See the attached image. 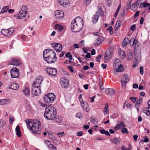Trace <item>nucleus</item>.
I'll return each mask as SVG.
<instances>
[{"mask_svg":"<svg viewBox=\"0 0 150 150\" xmlns=\"http://www.w3.org/2000/svg\"><path fill=\"white\" fill-rule=\"evenodd\" d=\"M65 56L66 57L68 58L69 60H71L72 59V55L70 54V52H69L66 54Z\"/></svg>","mask_w":150,"mask_h":150,"instance_id":"43","label":"nucleus"},{"mask_svg":"<svg viewBox=\"0 0 150 150\" xmlns=\"http://www.w3.org/2000/svg\"><path fill=\"white\" fill-rule=\"evenodd\" d=\"M26 121L27 127L33 133L38 134L40 133L41 129L40 128V126L41 124L39 120H34Z\"/></svg>","mask_w":150,"mask_h":150,"instance_id":"2","label":"nucleus"},{"mask_svg":"<svg viewBox=\"0 0 150 150\" xmlns=\"http://www.w3.org/2000/svg\"><path fill=\"white\" fill-rule=\"evenodd\" d=\"M55 17L57 19H60L64 17V12L62 11H57L55 12Z\"/></svg>","mask_w":150,"mask_h":150,"instance_id":"12","label":"nucleus"},{"mask_svg":"<svg viewBox=\"0 0 150 150\" xmlns=\"http://www.w3.org/2000/svg\"><path fill=\"white\" fill-rule=\"evenodd\" d=\"M129 42V39L128 38H125L122 42V46L123 47H125L127 44Z\"/></svg>","mask_w":150,"mask_h":150,"instance_id":"24","label":"nucleus"},{"mask_svg":"<svg viewBox=\"0 0 150 150\" xmlns=\"http://www.w3.org/2000/svg\"><path fill=\"white\" fill-rule=\"evenodd\" d=\"M101 133L103 134H105L106 135L110 136V135L108 131H106L104 129H102L100 131Z\"/></svg>","mask_w":150,"mask_h":150,"instance_id":"34","label":"nucleus"},{"mask_svg":"<svg viewBox=\"0 0 150 150\" xmlns=\"http://www.w3.org/2000/svg\"><path fill=\"white\" fill-rule=\"evenodd\" d=\"M83 132L82 131L78 132L76 133V135L78 136H81L83 134Z\"/></svg>","mask_w":150,"mask_h":150,"instance_id":"57","label":"nucleus"},{"mask_svg":"<svg viewBox=\"0 0 150 150\" xmlns=\"http://www.w3.org/2000/svg\"><path fill=\"white\" fill-rule=\"evenodd\" d=\"M27 6L25 5L23 6L21 11H23V12H24V13H27Z\"/></svg>","mask_w":150,"mask_h":150,"instance_id":"46","label":"nucleus"},{"mask_svg":"<svg viewBox=\"0 0 150 150\" xmlns=\"http://www.w3.org/2000/svg\"><path fill=\"white\" fill-rule=\"evenodd\" d=\"M55 98V95L52 93H50L45 95L43 98L44 101L47 103H52Z\"/></svg>","mask_w":150,"mask_h":150,"instance_id":"5","label":"nucleus"},{"mask_svg":"<svg viewBox=\"0 0 150 150\" xmlns=\"http://www.w3.org/2000/svg\"><path fill=\"white\" fill-rule=\"evenodd\" d=\"M143 99L141 98H139L138 99L136 102L137 104L140 105L142 102Z\"/></svg>","mask_w":150,"mask_h":150,"instance_id":"47","label":"nucleus"},{"mask_svg":"<svg viewBox=\"0 0 150 150\" xmlns=\"http://www.w3.org/2000/svg\"><path fill=\"white\" fill-rule=\"evenodd\" d=\"M130 45L131 46L134 47V50L136 51L138 47V45L137 44L138 41L134 38H131L130 41H129Z\"/></svg>","mask_w":150,"mask_h":150,"instance_id":"15","label":"nucleus"},{"mask_svg":"<svg viewBox=\"0 0 150 150\" xmlns=\"http://www.w3.org/2000/svg\"><path fill=\"white\" fill-rule=\"evenodd\" d=\"M120 23L121 21L120 20H119L117 21L115 25V30H117L118 29L120 26Z\"/></svg>","mask_w":150,"mask_h":150,"instance_id":"32","label":"nucleus"},{"mask_svg":"<svg viewBox=\"0 0 150 150\" xmlns=\"http://www.w3.org/2000/svg\"><path fill=\"white\" fill-rule=\"evenodd\" d=\"M110 141L115 144H119L120 143L119 139L117 138H115L113 139H110Z\"/></svg>","mask_w":150,"mask_h":150,"instance_id":"37","label":"nucleus"},{"mask_svg":"<svg viewBox=\"0 0 150 150\" xmlns=\"http://www.w3.org/2000/svg\"><path fill=\"white\" fill-rule=\"evenodd\" d=\"M120 125L119 124H117L115 127V130H117L119 128H120Z\"/></svg>","mask_w":150,"mask_h":150,"instance_id":"64","label":"nucleus"},{"mask_svg":"<svg viewBox=\"0 0 150 150\" xmlns=\"http://www.w3.org/2000/svg\"><path fill=\"white\" fill-rule=\"evenodd\" d=\"M9 7L8 6H7L6 7H4L2 10H1V12H0V13H3L5 12H6L8 9L9 8Z\"/></svg>","mask_w":150,"mask_h":150,"instance_id":"35","label":"nucleus"},{"mask_svg":"<svg viewBox=\"0 0 150 150\" xmlns=\"http://www.w3.org/2000/svg\"><path fill=\"white\" fill-rule=\"evenodd\" d=\"M81 106L85 110L86 112H88L89 111L88 105L87 103L83 102Z\"/></svg>","mask_w":150,"mask_h":150,"instance_id":"23","label":"nucleus"},{"mask_svg":"<svg viewBox=\"0 0 150 150\" xmlns=\"http://www.w3.org/2000/svg\"><path fill=\"white\" fill-rule=\"evenodd\" d=\"M7 36L8 37H10L12 34L13 33L14 30L12 28H10L8 29H7Z\"/></svg>","mask_w":150,"mask_h":150,"instance_id":"29","label":"nucleus"},{"mask_svg":"<svg viewBox=\"0 0 150 150\" xmlns=\"http://www.w3.org/2000/svg\"><path fill=\"white\" fill-rule=\"evenodd\" d=\"M76 23L83 25V19L80 17L78 16L76 18L72 21Z\"/></svg>","mask_w":150,"mask_h":150,"instance_id":"18","label":"nucleus"},{"mask_svg":"<svg viewBox=\"0 0 150 150\" xmlns=\"http://www.w3.org/2000/svg\"><path fill=\"white\" fill-rule=\"evenodd\" d=\"M7 30H4L3 29H2L1 32V34L3 35H4L5 36H7Z\"/></svg>","mask_w":150,"mask_h":150,"instance_id":"44","label":"nucleus"},{"mask_svg":"<svg viewBox=\"0 0 150 150\" xmlns=\"http://www.w3.org/2000/svg\"><path fill=\"white\" fill-rule=\"evenodd\" d=\"M119 55H122V56H123L122 59L125 58V55L124 53V51L123 50H122L120 51Z\"/></svg>","mask_w":150,"mask_h":150,"instance_id":"53","label":"nucleus"},{"mask_svg":"<svg viewBox=\"0 0 150 150\" xmlns=\"http://www.w3.org/2000/svg\"><path fill=\"white\" fill-rule=\"evenodd\" d=\"M56 109L53 107H48L45 109L44 117L49 120H54L56 118Z\"/></svg>","mask_w":150,"mask_h":150,"instance_id":"3","label":"nucleus"},{"mask_svg":"<svg viewBox=\"0 0 150 150\" xmlns=\"http://www.w3.org/2000/svg\"><path fill=\"white\" fill-rule=\"evenodd\" d=\"M8 103V101L6 99H2L0 100V105H4Z\"/></svg>","mask_w":150,"mask_h":150,"instance_id":"38","label":"nucleus"},{"mask_svg":"<svg viewBox=\"0 0 150 150\" xmlns=\"http://www.w3.org/2000/svg\"><path fill=\"white\" fill-rule=\"evenodd\" d=\"M112 57L111 53L110 51H107L106 52L104 60L105 61L108 62L109 61Z\"/></svg>","mask_w":150,"mask_h":150,"instance_id":"17","label":"nucleus"},{"mask_svg":"<svg viewBox=\"0 0 150 150\" xmlns=\"http://www.w3.org/2000/svg\"><path fill=\"white\" fill-rule=\"evenodd\" d=\"M60 84L62 87L65 88L69 86V81L65 77H63L61 79Z\"/></svg>","mask_w":150,"mask_h":150,"instance_id":"10","label":"nucleus"},{"mask_svg":"<svg viewBox=\"0 0 150 150\" xmlns=\"http://www.w3.org/2000/svg\"><path fill=\"white\" fill-rule=\"evenodd\" d=\"M150 5V4H149L146 2L143 3V7L144 8L148 7Z\"/></svg>","mask_w":150,"mask_h":150,"instance_id":"61","label":"nucleus"},{"mask_svg":"<svg viewBox=\"0 0 150 150\" xmlns=\"http://www.w3.org/2000/svg\"><path fill=\"white\" fill-rule=\"evenodd\" d=\"M83 25L72 21L71 25V30L73 32H79L83 28Z\"/></svg>","mask_w":150,"mask_h":150,"instance_id":"4","label":"nucleus"},{"mask_svg":"<svg viewBox=\"0 0 150 150\" xmlns=\"http://www.w3.org/2000/svg\"><path fill=\"white\" fill-rule=\"evenodd\" d=\"M99 15V13H96V15H93L92 18L93 22V23H95L97 22Z\"/></svg>","mask_w":150,"mask_h":150,"instance_id":"25","label":"nucleus"},{"mask_svg":"<svg viewBox=\"0 0 150 150\" xmlns=\"http://www.w3.org/2000/svg\"><path fill=\"white\" fill-rule=\"evenodd\" d=\"M49 137L52 140L54 141L55 143L56 144H59V142L56 139L55 137L53 134H48Z\"/></svg>","mask_w":150,"mask_h":150,"instance_id":"26","label":"nucleus"},{"mask_svg":"<svg viewBox=\"0 0 150 150\" xmlns=\"http://www.w3.org/2000/svg\"><path fill=\"white\" fill-rule=\"evenodd\" d=\"M27 13H24L23 11H20L19 13L17 15V17L18 18L21 19L25 18L27 15Z\"/></svg>","mask_w":150,"mask_h":150,"instance_id":"21","label":"nucleus"},{"mask_svg":"<svg viewBox=\"0 0 150 150\" xmlns=\"http://www.w3.org/2000/svg\"><path fill=\"white\" fill-rule=\"evenodd\" d=\"M46 71L49 75L52 76H55L57 74V71L54 68H47L46 69Z\"/></svg>","mask_w":150,"mask_h":150,"instance_id":"11","label":"nucleus"},{"mask_svg":"<svg viewBox=\"0 0 150 150\" xmlns=\"http://www.w3.org/2000/svg\"><path fill=\"white\" fill-rule=\"evenodd\" d=\"M129 78L128 75L127 74L123 75L121 78V85L123 87H125L127 83L129 81Z\"/></svg>","mask_w":150,"mask_h":150,"instance_id":"7","label":"nucleus"},{"mask_svg":"<svg viewBox=\"0 0 150 150\" xmlns=\"http://www.w3.org/2000/svg\"><path fill=\"white\" fill-rule=\"evenodd\" d=\"M106 4L108 6H109L111 4V0H105Z\"/></svg>","mask_w":150,"mask_h":150,"instance_id":"52","label":"nucleus"},{"mask_svg":"<svg viewBox=\"0 0 150 150\" xmlns=\"http://www.w3.org/2000/svg\"><path fill=\"white\" fill-rule=\"evenodd\" d=\"M104 40V38L102 37H98L96 40L95 42L94 43V45H98L100 44Z\"/></svg>","mask_w":150,"mask_h":150,"instance_id":"19","label":"nucleus"},{"mask_svg":"<svg viewBox=\"0 0 150 150\" xmlns=\"http://www.w3.org/2000/svg\"><path fill=\"white\" fill-rule=\"evenodd\" d=\"M144 112L147 115H149L150 114V107L149 108L146 107L145 108Z\"/></svg>","mask_w":150,"mask_h":150,"instance_id":"40","label":"nucleus"},{"mask_svg":"<svg viewBox=\"0 0 150 150\" xmlns=\"http://www.w3.org/2000/svg\"><path fill=\"white\" fill-rule=\"evenodd\" d=\"M108 91V94L110 95H114L115 93L114 90L113 89L108 88L107 89Z\"/></svg>","mask_w":150,"mask_h":150,"instance_id":"33","label":"nucleus"},{"mask_svg":"<svg viewBox=\"0 0 150 150\" xmlns=\"http://www.w3.org/2000/svg\"><path fill=\"white\" fill-rule=\"evenodd\" d=\"M141 0H137L135 3L133 4L130 6L131 9L133 11H134L137 9L138 6L140 3Z\"/></svg>","mask_w":150,"mask_h":150,"instance_id":"16","label":"nucleus"},{"mask_svg":"<svg viewBox=\"0 0 150 150\" xmlns=\"http://www.w3.org/2000/svg\"><path fill=\"white\" fill-rule=\"evenodd\" d=\"M55 28L56 29L58 30L59 32H60L64 29V28L62 26L58 24L56 25L55 26Z\"/></svg>","mask_w":150,"mask_h":150,"instance_id":"30","label":"nucleus"},{"mask_svg":"<svg viewBox=\"0 0 150 150\" xmlns=\"http://www.w3.org/2000/svg\"><path fill=\"white\" fill-rule=\"evenodd\" d=\"M133 137L134 140L136 141L138 138V136L137 134H134L133 135Z\"/></svg>","mask_w":150,"mask_h":150,"instance_id":"63","label":"nucleus"},{"mask_svg":"<svg viewBox=\"0 0 150 150\" xmlns=\"http://www.w3.org/2000/svg\"><path fill=\"white\" fill-rule=\"evenodd\" d=\"M59 3L62 6L67 7L69 4L68 0H59Z\"/></svg>","mask_w":150,"mask_h":150,"instance_id":"22","label":"nucleus"},{"mask_svg":"<svg viewBox=\"0 0 150 150\" xmlns=\"http://www.w3.org/2000/svg\"><path fill=\"white\" fill-rule=\"evenodd\" d=\"M109 106L107 103H106L105 107L103 110V112L105 115L108 114L109 112V110L108 109Z\"/></svg>","mask_w":150,"mask_h":150,"instance_id":"28","label":"nucleus"},{"mask_svg":"<svg viewBox=\"0 0 150 150\" xmlns=\"http://www.w3.org/2000/svg\"><path fill=\"white\" fill-rule=\"evenodd\" d=\"M51 45L56 51L58 52H61L62 49V45L60 43L54 42L52 43Z\"/></svg>","mask_w":150,"mask_h":150,"instance_id":"9","label":"nucleus"},{"mask_svg":"<svg viewBox=\"0 0 150 150\" xmlns=\"http://www.w3.org/2000/svg\"><path fill=\"white\" fill-rule=\"evenodd\" d=\"M16 134L18 137H20L21 136V134L20 130V127L19 126H17L16 128Z\"/></svg>","mask_w":150,"mask_h":150,"instance_id":"27","label":"nucleus"},{"mask_svg":"<svg viewBox=\"0 0 150 150\" xmlns=\"http://www.w3.org/2000/svg\"><path fill=\"white\" fill-rule=\"evenodd\" d=\"M54 120H55L57 122H61L62 120V118L61 117H58V118L57 117V116H56V118Z\"/></svg>","mask_w":150,"mask_h":150,"instance_id":"50","label":"nucleus"},{"mask_svg":"<svg viewBox=\"0 0 150 150\" xmlns=\"http://www.w3.org/2000/svg\"><path fill=\"white\" fill-rule=\"evenodd\" d=\"M18 85L17 84L14 83H11L8 86L9 89H11L14 90H17L18 89Z\"/></svg>","mask_w":150,"mask_h":150,"instance_id":"20","label":"nucleus"},{"mask_svg":"<svg viewBox=\"0 0 150 150\" xmlns=\"http://www.w3.org/2000/svg\"><path fill=\"white\" fill-rule=\"evenodd\" d=\"M64 132H59L57 134V135L59 137H62L64 135Z\"/></svg>","mask_w":150,"mask_h":150,"instance_id":"55","label":"nucleus"},{"mask_svg":"<svg viewBox=\"0 0 150 150\" xmlns=\"http://www.w3.org/2000/svg\"><path fill=\"white\" fill-rule=\"evenodd\" d=\"M139 70H140V74H143L144 73V71H143V67L141 66L139 68Z\"/></svg>","mask_w":150,"mask_h":150,"instance_id":"56","label":"nucleus"},{"mask_svg":"<svg viewBox=\"0 0 150 150\" xmlns=\"http://www.w3.org/2000/svg\"><path fill=\"white\" fill-rule=\"evenodd\" d=\"M107 30H108L110 32L111 35H112L113 33V30L112 27L111 26H110L107 28Z\"/></svg>","mask_w":150,"mask_h":150,"instance_id":"51","label":"nucleus"},{"mask_svg":"<svg viewBox=\"0 0 150 150\" xmlns=\"http://www.w3.org/2000/svg\"><path fill=\"white\" fill-rule=\"evenodd\" d=\"M102 56L101 54H100L98 55L97 57H96V61L98 62H99L100 60V58Z\"/></svg>","mask_w":150,"mask_h":150,"instance_id":"59","label":"nucleus"},{"mask_svg":"<svg viewBox=\"0 0 150 150\" xmlns=\"http://www.w3.org/2000/svg\"><path fill=\"white\" fill-rule=\"evenodd\" d=\"M136 26L135 25H132L130 27V30H132V31H134L136 29Z\"/></svg>","mask_w":150,"mask_h":150,"instance_id":"58","label":"nucleus"},{"mask_svg":"<svg viewBox=\"0 0 150 150\" xmlns=\"http://www.w3.org/2000/svg\"><path fill=\"white\" fill-rule=\"evenodd\" d=\"M139 105L138 104H137V103H135V107L137 109V112H138L139 111Z\"/></svg>","mask_w":150,"mask_h":150,"instance_id":"60","label":"nucleus"},{"mask_svg":"<svg viewBox=\"0 0 150 150\" xmlns=\"http://www.w3.org/2000/svg\"><path fill=\"white\" fill-rule=\"evenodd\" d=\"M25 95H28L29 93V91L28 88L26 87L25 88L23 89V91Z\"/></svg>","mask_w":150,"mask_h":150,"instance_id":"41","label":"nucleus"},{"mask_svg":"<svg viewBox=\"0 0 150 150\" xmlns=\"http://www.w3.org/2000/svg\"><path fill=\"white\" fill-rule=\"evenodd\" d=\"M10 73L11 77L12 78H17L19 76V70L16 67L12 68L11 70Z\"/></svg>","mask_w":150,"mask_h":150,"instance_id":"8","label":"nucleus"},{"mask_svg":"<svg viewBox=\"0 0 150 150\" xmlns=\"http://www.w3.org/2000/svg\"><path fill=\"white\" fill-rule=\"evenodd\" d=\"M90 120L91 122L95 124H96L98 123V120L97 119H95L93 116H92L90 118Z\"/></svg>","mask_w":150,"mask_h":150,"instance_id":"31","label":"nucleus"},{"mask_svg":"<svg viewBox=\"0 0 150 150\" xmlns=\"http://www.w3.org/2000/svg\"><path fill=\"white\" fill-rule=\"evenodd\" d=\"M43 54L44 59L48 63H52L56 62V54L53 50L46 49L43 51Z\"/></svg>","mask_w":150,"mask_h":150,"instance_id":"1","label":"nucleus"},{"mask_svg":"<svg viewBox=\"0 0 150 150\" xmlns=\"http://www.w3.org/2000/svg\"><path fill=\"white\" fill-rule=\"evenodd\" d=\"M31 89V92L32 93L35 95L38 96L39 93H41L40 86L32 85Z\"/></svg>","mask_w":150,"mask_h":150,"instance_id":"6","label":"nucleus"},{"mask_svg":"<svg viewBox=\"0 0 150 150\" xmlns=\"http://www.w3.org/2000/svg\"><path fill=\"white\" fill-rule=\"evenodd\" d=\"M139 12L138 11H137L136 12V13L134 16V17L135 18H137V17L139 15Z\"/></svg>","mask_w":150,"mask_h":150,"instance_id":"62","label":"nucleus"},{"mask_svg":"<svg viewBox=\"0 0 150 150\" xmlns=\"http://www.w3.org/2000/svg\"><path fill=\"white\" fill-rule=\"evenodd\" d=\"M135 58L136 59V60L138 62H139L141 60V56L139 54L138 56L137 55H135Z\"/></svg>","mask_w":150,"mask_h":150,"instance_id":"48","label":"nucleus"},{"mask_svg":"<svg viewBox=\"0 0 150 150\" xmlns=\"http://www.w3.org/2000/svg\"><path fill=\"white\" fill-rule=\"evenodd\" d=\"M124 70L123 67L122 65L120 64L119 65L116 71L117 72H121Z\"/></svg>","mask_w":150,"mask_h":150,"instance_id":"39","label":"nucleus"},{"mask_svg":"<svg viewBox=\"0 0 150 150\" xmlns=\"http://www.w3.org/2000/svg\"><path fill=\"white\" fill-rule=\"evenodd\" d=\"M133 58L132 54L131 52H128L127 54V60L129 61L131 60Z\"/></svg>","mask_w":150,"mask_h":150,"instance_id":"36","label":"nucleus"},{"mask_svg":"<svg viewBox=\"0 0 150 150\" xmlns=\"http://www.w3.org/2000/svg\"><path fill=\"white\" fill-rule=\"evenodd\" d=\"M48 146L50 150H56V147L54 146L51 144L50 145H48Z\"/></svg>","mask_w":150,"mask_h":150,"instance_id":"42","label":"nucleus"},{"mask_svg":"<svg viewBox=\"0 0 150 150\" xmlns=\"http://www.w3.org/2000/svg\"><path fill=\"white\" fill-rule=\"evenodd\" d=\"M130 99L134 103H135L137 99V98H134L133 97H130Z\"/></svg>","mask_w":150,"mask_h":150,"instance_id":"54","label":"nucleus"},{"mask_svg":"<svg viewBox=\"0 0 150 150\" xmlns=\"http://www.w3.org/2000/svg\"><path fill=\"white\" fill-rule=\"evenodd\" d=\"M8 64L9 65L16 66L19 65L21 64V61L19 59L12 58L11 59V61L8 62Z\"/></svg>","mask_w":150,"mask_h":150,"instance_id":"13","label":"nucleus"},{"mask_svg":"<svg viewBox=\"0 0 150 150\" xmlns=\"http://www.w3.org/2000/svg\"><path fill=\"white\" fill-rule=\"evenodd\" d=\"M43 78L41 76H39L37 77L35 79V80L34 82L33 85H34L37 86H40V84L41 83V82L43 81Z\"/></svg>","mask_w":150,"mask_h":150,"instance_id":"14","label":"nucleus"},{"mask_svg":"<svg viewBox=\"0 0 150 150\" xmlns=\"http://www.w3.org/2000/svg\"><path fill=\"white\" fill-rule=\"evenodd\" d=\"M5 121L3 120H0V127H3L5 125Z\"/></svg>","mask_w":150,"mask_h":150,"instance_id":"49","label":"nucleus"},{"mask_svg":"<svg viewBox=\"0 0 150 150\" xmlns=\"http://www.w3.org/2000/svg\"><path fill=\"white\" fill-rule=\"evenodd\" d=\"M121 131L122 133L128 134L129 132L127 130V129L125 127L122 128Z\"/></svg>","mask_w":150,"mask_h":150,"instance_id":"45","label":"nucleus"}]
</instances>
